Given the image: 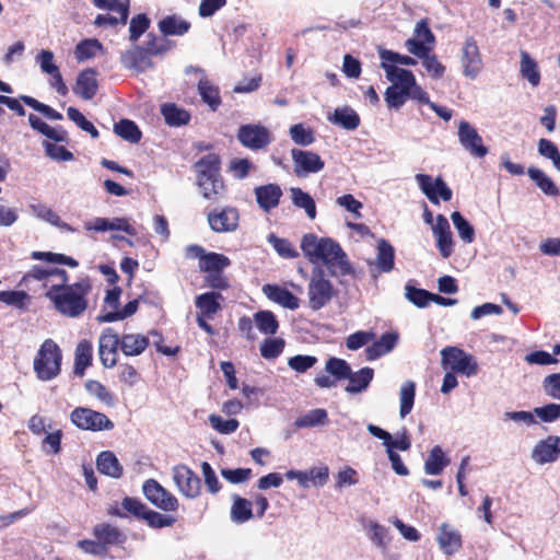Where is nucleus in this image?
Wrapping results in <instances>:
<instances>
[{
	"label": "nucleus",
	"mask_w": 560,
	"mask_h": 560,
	"mask_svg": "<svg viewBox=\"0 0 560 560\" xmlns=\"http://www.w3.org/2000/svg\"><path fill=\"white\" fill-rule=\"evenodd\" d=\"M398 338L399 336L395 331L385 332L378 340L366 347V359L370 361L376 360L390 352L396 347Z\"/></svg>",
	"instance_id": "c756f323"
},
{
	"label": "nucleus",
	"mask_w": 560,
	"mask_h": 560,
	"mask_svg": "<svg viewBox=\"0 0 560 560\" xmlns=\"http://www.w3.org/2000/svg\"><path fill=\"white\" fill-rule=\"evenodd\" d=\"M143 47L150 57L164 56L175 47V42L164 36L159 37L154 33H149Z\"/></svg>",
	"instance_id": "ea45409f"
},
{
	"label": "nucleus",
	"mask_w": 560,
	"mask_h": 560,
	"mask_svg": "<svg viewBox=\"0 0 560 560\" xmlns=\"http://www.w3.org/2000/svg\"><path fill=\"white\" fill-rule=\"evenodd\" d=\"M67 115L68 118L72 120L79 128L89 132L93 139H97L100 137V133L94 125L88 120L79 109L74 107H68Z\"/></svg>",
	"instance_id": "bf43d9fd"
},
{
	"label": "nucleus",
	"mask_w": 560,
	"mask_h": 560,
	"mask_svg": "<svg viewBox=\"0 0 560 560\" xmlns=\"http://www.w3.org/2000/svg\"><path fill=\"white\" fill-rule=\"evenodd\" d=\"M71 422L81 430L104 431L114 429V422L103 412L77 407L70 413Z\"/></svg>",
	"instance_id": "6e6552de"
},
{
	"label": "nucleus",
	"mask_w": 560,
	"mask_h": 560,
	"mask_svg": "<svg viewBox=\"0 0 560 560\" xmlns=\"http://www.w3.org/2000/svg\"><path fill=\"white\" fill-rule=\"evenodd\" d=\"M436 541L447 557L454 556L463 547L462 534L448 523L440 525Z\"/></svg>",
	"instance_id": "6ab92c4d"
},
{
	"label": "nucleus",
	"mask_w": 560,
	"mask_h": 560,
	"mask_svg": "<svg viewBox=\"0 0 560 560\" xmlns=\"http://www.w3.org/2000/svg\"><path fill=\"white\" fill-rule=\"evenodd\" d=\"M102 49V45L97 39H84L75 47V58L83 61L95 56L96 51Z\"/></svg>",
	"instance_id": "e2e57ef3"
},
{
	"label": "nucleus",
	"mask_w": 560,
	"mask_h": 560,
	"mask_svg": "<svg viewBox=\"0 0 560 560\" xmlns=\"http://www.w3.org/2000/svg\"><path fill=\"white\" fill-rule=\"evenodd\" d=\"M285 342L282 338H267L260 345V354L264 359H277L284 349Z\"/></svg>",
	"instance_id": "4d7b16f0"
},
{
	"label": "nucleus",
	"mask_w": 560,
	"mask_h": 560,
	"mask_svg": "<svg viewBox=\"0 0 560 560\" xmlns=\"http://www.w3.org/2000/svg\"><path fill=\"white\" fill-rule=\"evenodd\" d=\"M451 463V459L445 455L440 445H435L429 452L428 458L424 463V471L427 475L438 476L443 472L445 467Z\"/></svg>",
	"instance_id": "473e14b6"
},
{
	"label": "nucleus",
	"mask_w": 560,
	"mask_h": 560,
	"mask_svg": "<svg viewBox=\"0 0 560 560\" xmlns=\"http://www.w3.org/2000/svg\"><path fill=\"white\" fill-rule=\"evenodd\" d=\"M542 388L547 396L560 400V373L547 375L542 381Z\"/></svg>",
	"instance_id": "774afa93"
},
{
	"label": "nucleus",
	"mask_w": 560,
	"mask_h": 560,
	"mask_svg": "<svg viewBox=\"0 0 560 560\" xmlns=\"http://www.w3.org/2000/svg\"><path fill=\"white\" fill-rule=\"evenodd\" d=\"M94 537L103 544L107 553L110 546H122L127 541V536L118 527L109 523H100L93 528Z\"/></svg>",
	"instance_id": "b1692460"
},
{
	"label": "nucleus",
	"mask_w": 560,
	"mask_h": 560,
	"mask_svg": "<svg viewBox=\"0 0 560 560\" xmlns=\"http://www.w3.org/2000/svg\"><path fill=\"white\" fill-rule=\"evenodd\" d=\"M451 219L463 242L466 244L472 243L475 241L474 226L458 211H454L451 214Z\"/></svg>",
	"instance_id": "3c124183"
},
{
	"label": "nucleus",
	"mask_w": 560,
	"mask_h": 560,
	"mask_svg": "<svg viewBox=\"0 0 560 560\" xmlns=\"http://www.w3.org/2000/svg\"><path fill=\"white\" fill-rule=\"evenodd\" d=\"M350 364L339 358L331 357L326 361L325 371L335 377L336 381L346 380L350 376Z\"/></svg>",
	"instance_id": "864d4df0"
},
{
	"label": "nucleus",
	"mask_w": 560,
	"mask_h": 560,
	"mask_svg": "<svg viewBox=\"0 0 560 560\" xmlns=\"http://www.w3.org/2000/svg\"><path fill=\"white\" fill-rule=\"evenodd\" d=\"M254 323L264 335H275L279 329V322L271 311H258L254 314Z\"/></svg>",
	"instance_id": "de8ad7c7"
},
{
	"label": "nucleus",
	"mask_w": 560,
	"mask_h": 560,
	"mask_svg": "<svg viewBox=\"0 0 560 560\" xmlns=\"http://www.w3.org/2000/svg\"><path fill=\"white\" fill-rule=\"evenodd\" d=\"M222 299L223 296L221 293L213 291L206 292L196 298L195 305L200 311V315H206L211 318L221 310L219 300Z\"/></svg>",
	"instance_id": "e433bc0d"
},
{
	"label": "nucleus",
	"mask_w": 560,
	"mask_h": 560,
	"mask_svg": "<svg viewBox=\"0 0 560 560\" xmlns=\"http://www.w3.org/2000/svg\"><path fill=\"white\" fill-rule=\"evenodd\" d=\"M457 135L460 145L471 156L476 159H481L488 154L489 150L483 144L481 136L478 133L477 129L474 126H471L468 121H459Z\"/></svg>",
	"instance_id": "f8f14e48"
},
{
	"label": "nucleus",
	"mask_w": 560,
	"mask_h": 560,
	"mask_svg": "<svg viewBox=\"0 0 560 560\" xmlns=\"http://www.w3.org/2000/svg\"><path fill=\"white\" fill-rule=\"evenodd\" d=\"M291 158L294 165V173L298 177H306L310 174L318 173L325 166V162L322 158L313 151L292 149Z\"/></svg>",
	"instance_id": "4468645a"
},
{
	"label": "nucleus",
	"mask_w": 560,
	"mask_h": 560,
	"mask_svg": "<svg viewBox=\"0 0 560 560\" xmlns=\"http://www.w3.org/2000/svg\"><path fill=\"white\" fill-rule=\"evenodd\" d=\"M536 417L546 423H551L560 420V404L550 402L541 407L534 408Z\"/></svg>",
	"instance_id": "338daca9"
},
{
	"label": "nucleus",
	"mask_w": 560,
	"mask_h": 560,
	"mask_svg": "<svg viewBox=\"0 0 560 560\" xmlns=\"http://www.w3.org/2000/svg\"><path fill=\"white\" fill-rule=\"evenodd\" d=\"M365 529L369 533V537L371 541L382 550L387 548L389 538H388V528L378 524L377 522L370 521L365 525Z\"/></svg>",
	"instance_id": "8fccbe9b"
},
{
	"label": "nucleus",
	"mask_w": 560,
	"mask_h": 560,
	"mask_svg": "<svg viewBox=\"0 0 560 560\" xmlns=\"http://www.w3.org/2000/svg\"><path fill=\"white\" fill-rule=\"evenodd\" d=\"M120 62L126 69L136 72H144L154 67L150 55L144 47L140 45H135L130 49L121 52Z\"/></svg>",
	"instance_id": "a211bd4d"
},
{
	"label": "nucleus",
	"mask_w": 560,
	"mask_h": 560,
	"mask_svg": "<svg viewBox=\"0 0 560 560\" xmlns=\"http://www.w3.org/2000/svg\"><path fill=\"white\" fill-rule=\"evenodd\" d=\"M432 232L436 240V247L443 258L453 254L454 241L452 237L448 220L443 214H438Z\"/></svg>",
	"instance_id": "aec40b11"
},
{
	"label": "nucleus",
	"mask_w": 560,
	"mask_h": 560,
	"mask_svg": "<svg viewBox=\"0 0 560 560\" xmlns=\"http://www.w3.org/2000/svg\"><path fill=\"white\" fill-rule=\"evenodd\" d=\"M459 59L463 75L469 80L477 79L483 69V61L477 40L472 36L465 38Z\"/></svg>",
	"instance_id": "9d476101"
},
{
	"label": "nucleus",
	"mask_w": 560,
	"mask_h": 560,
	"mask_svg": "<svg viewBox=\"0 0 560 560\" xmlns=\"http://www.w3.org/2000/svg\"><path fill=\"white\" fill-rule=\"evenodd\" d=\"M521 62H520V73L521 77L527 80L532 86H538L540 83V71L538 68V63L530 57V55L521 50Z\"/></svg>",
	"instance_id": "4c0bfd02"
},
{
	"label": "nucleus",
	"mask_w": 560,
	"mask_h": 560,
	"mask_svg": "<svg viewBox=\"0 0 560 560\" xmlns=\"http://www.w3.org/2000/svg\"><path fill=\"white\" fill-rule=\"evenodd\" d=\"M328 423V413L326 409L317 408L310 410L302 415L294 421V427L298 429L313 428L318 425H325Z\"/></svg>",
	"instance_id": "a18cd8bd"
},
{
	"label": "nucleus",
	"mask_w": 560,
	"mask_h": 560,
	"mask_svg": "<svg viewBox=\"0 0 560 560\" xmlns=\"http://www.w3.org/2000/svg\"><path fill=\"white\" fill-rule=\"evenodd\" d=\"M254 194L258 207L265 212H270L277 208L283 195L281 187L275 183L256 186Z\"/></svg>",
	"instance_id": "412c9836"
},
{
	"label": "nucleus",
	"mask_w": 560,
	"mask_h": 560,
	"mask_svg": "<svg viewBox=\"0 0 560 560\" xmlns=\"http://www.w3.org/2000/svg\"><path fill=\"white\" fill-rule=\"evenodd\" d=\"M268 242L272 245V247L279 254V256L283 258H295L299 256V253L294 249L291 242L287 238H281L275 234H270L268 236Z\"/></svg>",
	"instance_id": "680f3d73"
},
{
	"label": "nucleus",
	"mask_w": 560,
	"mask_h": 560,
	"mask_svg": "<svg viewBox=\"0 0 560 560\" xmlns=\"http://www.w3.org/2000/svg\"><path fill=\"white\" fill-rule=\"evenodd\" d=\"M292 203L300 209H303L308 219L314 220L316 218V203L313 197L304 191L302 188L292 187L290 189Z\"/></svg>",
	"instance_id": "a19ab883"
},
{
	"label": "nucleus",
	"mask_w": 560,
	"mask_h": 560,
	"mask_svg": "<svg viewBox=\"0 0 560 560\" xmlns=\"http://www.w3.org/2000/svg\"><path fill=\"white\" fill-rule=\"evenodd\" d=\"M28 209L32 215L36 217L37 219L45 221L62 231L74 232V229L67 222H63L60 217L47 205L35 201L28 203Z\"/></svg>",
	"instance_id": "cd10ccee"
},
{
	"label": "nucleus",
	"mask_w": 560,
	"mask_h": 560,
	"mask_svg": "<svg viewBox=\"0 0 560 560\" xmlns=\"http://www.w3.org/2000/svg\"><path fill=\"white\" fill-rule=\"evenodd\" d=\"M85 389L89 394L97 397L102 402L112 407L115 405L114 395L98 381L90 380L85 383Z\"/></svg>",
	"instance_id": "13d9d810"
},
{
	"label": "nucleus",
	"mask_w": 560,
	"mask_h": 560,
	"mask_svg": "<svg viewBox=\"0 0 560 560\" xmlns=\"http://www.w3.org/2000/svg\"><path fill=\"white\" fill-rule=\"evenodd\" d=\"M198 92L203 103H206L213 112L221 105L220 90L207 77L199 79Z\"/></svg>",
	"instance_id": "f704fd0d"
},
{
	"label": "nucleus",
	"mask_w": 560,
	"mask_h": 560,
	"mask_svg": "<svg viewBox=\"0 0 560 560\" xmlns=\"http://www.w3.org/2000/svg\"><path fill=\"white\" fill-rule=\"evenodd\" d=\"M301 249L311 262L322 261L331 277H343L354 272L341 246L330 237H318L307 233L301 241Z\"/></svg>",
	"instance_id": "f257e3e1"
},
{
	"label": "nucleus",
	"mask_w": 560,
	"mask_h": 560,
	"mask_svg": "<svg viewBox=\"0 0 560 560\" xmlns=\"http://www.w3.org/2000/svg\"><path fill=\"white\" fill-rule=\"evenodd\" d=\"M93 347L92 343L85 339L81 340L75 348L74 353V375L82 377L88 366L92 364Z\"/></svg>",
	"instance_id": "2f4dec72"
},
{
	"label": "nucleus",
	"mask_w": 560,
	"mask_h": 560,
	"mask_svg": "<svg viewBox=\"0 0 560 560\" xmlns=\"http://www.w3.org/2000/svg\"><path fill=\"white\" fill-rule=\"evenodd\" d=\"M416 180L421 191L434 205L440 203V198L443 201H450L453 197L452 189L446 185L441 176L433 179L430 175L417 174Z\"/></svg>",
	"instance_id": "ddd939ff"
},
{
	"label": "nucleus",
	"mask_w": 560,
	"mask_h": 560,
	"mask_svg": "<svg viewBox=\"0 0 560 560\" xmlns=\"http://www.w3.org/2000/svg\"><path fill=\"white\" fill-rule=\"evenodd\" d=\"M161 114L163 115L165 122L171 127L185 126L190 120V114L174 103L162 105Z\"/></svg>",
	"instance_id": "58836bf2"
},
{
	"label": "nucleus",
	"mask_w": 560,
	"mask_h": 560,
	"mask_svg": "<svg viewBox=\"0 0 560 560\" xmlns=\"http://www.w3.org/2000/svg\"><path fill=\"white\" fill-rule=\"evenodd\" d=\"M96 467L101 474L113 478H119L122 475V466L115 454L110 451L102 452L97 456Z\"/></svg>",
	"instance_id": "c9c22d12"
},
{
	"label": "nucleus",
	"mask_w": 560,
	"mask_h": 560,
	"mask_svg": "<svg viewBox=\"0 0 560 560\" xmlns=\"http://www.w3.org/2000/svg\"><path fill=\"white\" fill-rule=\"evenodd\" d=\"M377 254L375 262H371V273L375 276V271L378 273L390 272L395 267V249L393 245L381 238L377 241Z\"/></svg>",
	"instance_id": "5701e85b"
},
{
	"label": "nucleus",
	"mask_w": 560,
	"mask_h": 560,
	"mask_svg": "<svg viewBox=\"0 0 560 560\" xmlns=\"http://www.w3.org/2000/svg\"><path fill=\"white\" fill-rule=\"evenodd\" d=\"M173 479L179 492L186 498L195 499L200 494L201 480L188 466H175L173 468Z\"/></svg>",
	"instance_id": "2eb2a0df"
},
{
	"label": "nucleus",
	"mask_w": 560,
	"mask_h": 560,
	"mask_svg": "<svg viewBox=\"0 0 560 560\" xmlns=\"http://www.w3.org/2000/svg\"><path fill=\"white\" fill-rule=\"evenodd\" d=\"M197 174V186L203 198L217 200L224 191L221 176V159L215 153H209L194 164Z\"/></svg>",
	"instance_id": "7ed1b4c3"
},
{
	"label": "nucleus",
	"mask_w": 560,
	"mask_h": 560,
	"mask_svg": "<svg viewBox=\"0 0 560 560\" xmlns=\"http://www.w3.org/2000/svg\"><path fill=\"white\" fill-rule=\"evenodd\" d=\"M142 491L144 497L162 511L174 512L178 509L177 498L154 479L147 480L143 483Z\"/></svg>",
	"instance_id": "9b49d317"
},
{
	"label": "nucleus",
	"mask_w": 560,
	"mask_h": 560,
	"mask_svg": "<svg viewBox=\"0 0 560 560\" xmlns=\"http://www.w3.org/2000/svg\"><path fill=\"white\" fill-rule=\"evenodd\" d=\"M97 71L88 68L81 71L73 86V92L85 101L92 100L98 90Z\"/></svg>",
	"instance_id": "393cba45"
},
{
	"label": "nucleus",
	"mask_w": 560,
	"mask_h": 560,
	"mask_svg": "<svg viewBox=\"0 0 560 560\" xmlns=\"http://www.w3.org/2000/svg\"><path fill=\"white\" fill-rule=\"evenodd\" d=\"M373 378L374 370L370 366H364L357 372H353L351 369L350 376L346 378L349 383L345 387V390L350 395L361 394L369 388Z\"/></svg>",
	"instance_id": "c85d7f7f"
},
{
	"label": "nucleus",
	"mask_w": 560,
	"mask_h": 560,
	"mask_svg": "<svg viewBox=\"0 0 560 560\" xmlns=\"http://www.w3.org/2000/svg\"><path fill=\"white\" fill-rule=\"evenodd\" d=\"M208 222L214 232H231L238 225V212L235 208L226 207L220 212H210Z\"/></svg>",
	"instance_id": "4be33fe9"
},
{
	"label": "nucleus",
	"mask_w": 560,
	"mask_h": 560,
	"mask_svg": "<svg viewBox=\"0 0 560 560\" xmlns=\"http://www.w3.org/2000/svg\"><path fill=\"white\" fill-rule=\"evenodd\" d=\"M335 294L336 290L332 283L325 278L324 269L322 267L314 268L307 287L310 307L313 311H319L331 301Z\"/></svg>",
	"instance_id": "39448f33"
},
{
	"label": "nucleus",
	"mask_w": 560,
	"mask_h": 560,
	"mask_svg": "<svg viewBox=\"0 0 560 560\" xmlns=\"http://www.w3.org/2000/svg\"><path fill=\"white\" fill-rule=\"evenodd\" d=\"M236 137L243 147L253 151L266 149L273 140L270 130L260 124L242 125Z\"/></svg>",
	"instance_id": "1a4fd4ad"
},
{
	"label": "nucleus",
	"mask_w": 560,
	"mask_h": 560,
	"mask_svg": "<svg viewBox=\"0 0 560 560\" xmlns=\"http://www.w3.org/2000/svg\"><path fill=\"white\" fill-rule=\"evenodd\" d=\"M416 397V383L413 381H406L400 386L399 390V416L401 418L407 417L415 405Z\"/></svg>",
	"instance_id": "49530a36"
},
{
	"label": "nucleus",
	"mask_w": 560,
	"mask_h": 560,
	"mask_svg": "<svg viewBox=\"0 0 560 560\" xmlns=\"http://www.w3.org/2000/svg\"><path fill=\"white\" fill-rule=\"evenodd\" d=\"M122 508L136 518L145 521L150 527L155 529L171 527L176 522V518L173 515L162 514L150 510L143 502L136 498H124Z\"/></svg>",
	"instance_id": "423d86ee"
},
{
	"label": "nucleus",
	"mask_w": 560,
	"mask_h": 560,
	"mask_svg": "<svg viewBox=\"0 0 560 560\" xmlns=\"http://www.w3.org/2000/svg\"><path fill=\"white\" fill-rule=\"evenodd\" d=\"M118 349H120L118 334L113 328L104 329L98 339V354L105 368H113L117 364Z\"/></svg>",
	"instance_id": "dca6fc26"
},
{
	"label": "nucleus",
	"mask_w": 560,
	"mask_h": 560,
	"mask_svg": "<svg viewBox=\"0 0 560 560\" xmlns=\"http://www.w3.org/2000/svg\"><path fill=\"white\" fill-rule=\"evenodd\" d=\"M527 175L535 182L538 188L547 196L557 197L560 191L555 182L537 167H529Z\"/></svg>",
	"instance_id": "37998d69"
},
{
	"label": "nucleus",
	"mask_w": 560,
	"mask_h": 560,
	"mask_svg": "<svg viewBox=\"0 0 560 560\" xmlns=\"http://www.w3.org/2000/svg\"><path fill=\"white\" fill-rule=\"evenodd\" d=\"M62 353L52 339H46L34 359V371L38 380L51 381L60 374Z\"/></svg>",
	"instance_id": "20e7f679"
},
{
	"label": "nucleus",
	"mask_w": 560,
	"mask_h": 560,
	"mask_svg": "<svg viewBox=\"0 0 560 560\" xmlns=\"http://www.w3.org/2000/svg\"><path fill=\"white\" fill-rule=\"evenodd\" d=\"M91 289L90 280L86 278L69 285H51L46 296L60 314L79 317L88 307L86 295Z\"/></svg>",
	"instance_id": "f03ea898"
},
{
	"label": "nucleus",
	"mask_w": 560,
	"mask_h": 560,
	"mask_svg": "<svg viewBox=\"0 0 560 560\" xmlns=\"http://www.w3.org/2000/svg\"><path fill=\"white\" fill-rule=\"evenodd\" d=\"M120 339V350L127 357L140 355L149 346L148 337L141 334H124Z\"/></svg>",
	"instance_id": "7c9ffc66"
},
{
	"label": "nucleus",
	"mask_w": 560,
	"mask_h": 560,
	"mask_svg": "<svg viewBox=\"0 0 560 560\" xmlns=\"http://www.w3.org/2000/svg\"><path fill=\"white\" fill-rule=\"evenodd\" d=\"M151 20L144 13L135 15L129 23V40L136 43L150 27Z\"/></svg>",
	"instance_id": "5fc2aeb1"
},
{
	"label": "nucleus",
	"mask_w": 560,
	"mask_h": 560,
	"mask_svg": "<svg viewBox=\"0 0 560 560\" xmlns=\"http://www.w3.org/2000/svg\"><path fill=\"white\" fill-rule=\"evenodd\" d=\"M114 131L120 138L129 141L130 143H138L142 137L137 124L130 119H120L114 125Z\"/></svg>",
	"instance_id": "09e8293b"
},
{
	"label": "nucleus",
	"mask_w": 560,
	"mask_h": 560,
	"mask_svg": "<svg viewBox=\"0 0 560 560\" xmlns=\"http://www.w3.org/2000/svg\"><path fill=\"white\" fill-rule=\"evenodd\" d=\"M202 258V261L199 262V268L207 273L222 272L231 265L230 258L219 253H206V256Z\"/></svg>",
	"instance_id": "c03bdc74"
},
{
	"label": "nucleus",
	"mask_w": 560,
	"mask_h": 560,
	"mask_svg": "<svg viewBox=\"0 0 560 560\" xmlns=\"http://www.w3.org/2000/svg\"><path fill=\"white\" fill-rule=\"evenodd\" d=\"M538 153L551 160L555 168L560 172V152L551 140L540 139L538 142Z\"/></svg>",
	"instance_id": "0e129e2a"
},
{
	"label": "nucleus",
	"mask_w": 560,
	"mask_h": 560,
	"mask_svg": "<svg viewBox=\"0 0 560 560\" xmlns=\"http://www.w3.org/2000/svg\"><path fill=\"white\" fill-rule=\"evenodd\" d=\"M264 294L272 302L284 308L294 311L300 306V300L288 289L278 284H265L262 287Z\"/></svg>",
	"instance_id": "a878e982"
},
{
	"label": "nucleus",
	"mask_w": 560,
	"mask_h": 560,
	"mask_svg": "<svg viewBox=\"0 0 560 560\" xmlns=\"http://www.w3.org/2000/svg\"><path fill=\"white\" fill-rule=\"evenodd\" d=\"M21 100L23 101V103L25 105L32 107L34 110L40 113L42 115H44L46 118H48L50 120H61L63 118L59 112H57L49 105H46V104L37 101L36 98H34L32 96L21 95Z\"/></svg>",
	"instance_id": "6e6d98bb"
},
{
	"label": "nucleus",
	"mask_w": 560,
	"mask_h": 560,
	"mask_svg": "<svg viewBox=\"0 0 560 560\" xmlns=\"http://www.w3.org/2000/svg\"><path fill=\"white\" fill-rule=\"evenodd\" d=\"M560 457V436L548 435L540 440L532 451V458L536 464L555 463Z\"/></svg>",
	"instance_id": "f3484780"
},
{
	"label": "nucleus",
	"mask_w": 560,
	"mask_h": 560,
	"mask_svg": "<svg viewBox=\"0 0 560 560\" xmlns=\"http://www.w3.org/2000/svg\"><path fill=\"white\" fill-rule=\"evenodd\" d=\"M442 366L451 372L463 374L467 377L478 373V363L471 354L457 347H445L441 350Z\"/></svg>",
	"instance_id": "0eeeda50"
},
{
	"label": "nucleus",
	"mask_w": 560,
	"mask_h": 560,
	"mask_svg": "<svg viewBox=\"0 0 560 560\" xmlns=\"http://www.w3.org/2000/svg\"><path fill=\"white\" fill-rule=\"evenodd\" d=\"M289 135L292 141L302 147L311 145L315 142L314 131L305 127L304 124H295L290 127Z\"/></svg>",
	"instance_id": "603ef678"
},
{
	"label": "nucleus",
	"mask_w": 560,
	"mask_h": 560,
	"mask_svg": "<svg viewBox=\"0 0 560 560\" xmlns=\"http://www.w3.org/2000/svg\"><path fill=\"white\" fill-rule=\"evenodd\" d=\"M405 289L407 300L418 307L428 306L432 300V293L424 289H418L410 284H407Z\"/></svg>",
	"instance_id": "69168bd1"
},
{
	"label": "nucleus",
	"mask_w": 560,
	"mask_h": 560,
	"mask_svg": "<svg viewBox=\"0 0 560 560\" xmlns=\"http://www.w3.org/2000/svg\"><path fill=\"white\" fill-rule=\"evenodd\" d=\"M408 98V92L398 86V84H392L385 91V102L389 108L399 109Z\"/></svg>",
	"instance_id": "052dcab7"
},
{
	"label": "nucleus",
	"mask_w": 560,
	"mask_h": 560,
	"mask_svg": "<svg viewBox=\"0 0 560 560\" xmlns=\"http://www.w3.org/2000/svg\"><path fill=\"white\" fill-rule=\"evenodd\" d=\"M253 517L252 502L237 494L233 495L231 506V520L236 524H243Z\"/></svg>",
	"instance_id": "79ce46f5"
},
{
	"label": "nucleus",
	"mask_w": 560,
	"mask_h": 560,
	"mask_svg": "<svg viewBox=\"0 0 560 560\" xmlns=\"http://www.w3.org/2000/svg\"><path fill=\"white\" fill-rule=\"evenodd\" d=\"M160 33L164 37L184 36L191 27V23L180 15L170 14L158 22Z\"/></svg>",
	"instance_id": "bb28decb"
},
{
	"label": "nucleus",
	"mask_w": 560,
	"mask_h": 560,
	"mask_svg": "<svg viewBox=\"0 0 560 560\" xmlns=\"http://www.w3.org/2000/svg\"><path fill=\"white\" fill-rule=\"evenodd\" d=\"M328 119L334 125L340 126L346 130H355L360 126V116L349 106L336 108Z\"/></svg>",
	"instance_id": "72a5a7b5"
}]
</instances>
